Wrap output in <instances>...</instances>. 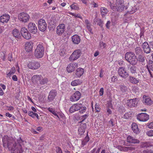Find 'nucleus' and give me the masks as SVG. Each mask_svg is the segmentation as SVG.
<instances>
[{
    "label": "nucleus",
    "instance_id": "nucleus-33",
    "mask_svg": "<svg viewBox=\"0 0 153 153\" xmlns=\"http://www.w3.org/2000/svg\"><path fill=\"white\" fill-rule=\"evenodd\" d=\"M147 66L150 74L152 75L150 70L153 71V61L151 60L149 61L148 65H147Z\"/></svg>",
    "mask_w": 153,
    "mask_h": 153
},
{
    "label": "nucleus",
    "instance_id": "nucleus-39",
    "mask_svg": "<svg viewBox=\"0 0 153 153\" xmlns=\"http://www.w3.org/2000/svg\"><path fill=\"white\" fill-rule=\"evenodd\" d=\"M89 137L88 136V134H87L85 138L82 141V145L83 146L85 145L89 141Z\"/></svg>",
    "mask_w": 153,
    "mask_h": 153
},
{
    "label": "nucleus",
    "instance_id": "nucleus-64",
    "mask_svg": "<svg viewBox=\"0 0 153 153\" xmlns=\"http://www.w3.org/2000/svg\"><path fill=\"white\" fill-rule=\"evenodd\" d=\"M147 126L150 128H153V122L149 124Z\"/></svg>",
    "mask_w": 153,
    "mask_h": 153
},
{
    "label": "nucleus",
    "instance_id": "nucleus-5",
    "mask_svg": "<svg viewBox=\"0 0 153 153\" xmlns=\"http://www.w3.org/2000/svg\"><path fill=\"white\" fill-rule=\"evenodd\" d=\"M44 53V47L42 45L39 44L35 50L34 56L37 58H41L43 56Z\"/></svg>",
    "mask_w": 153,
    "mask_h": 153
},
{
    "label": "nucleus",
    "instance_id": "nucleus-12",
    "mask_svg": "<svg viewBox=\"0 0 153 153\" xmlns=\"http://www.w3.org/2000/svg\"><path fill=\"white\" fill-rule=\"evenodd\" d=\"M29 31L33 34H35L37 32V27L36 25L33 22H30L28 25Z\"/></svg>",
    "mask_w": 153,
    "mask_h": 153
},
{
    "label": "nucleus",
    "instance_id": "nucleus-19",
    "mask_svg": "<svg viewBox=\"0 0 153 153\" xmlns=\"http://www.w3.org/2000/svg\"><path fill=\"white\" fill-rule=\"evenodd\" d=\"M71 40L74 44L77 45L80 43L81 39L79 36L76 34L72 36Z\"/></svg>",
    "mask_w": 153,
    "mask_h": 153
},
{
    "label": "nucleus",
    "instance_id": "nucleus-52",
    "mask_svg": "<svg viewBox=\"0 0 153 153\" xmlns=\"http://www.w3.org/2000/svg\"><path fill=\"white\" fill-rule=\"evenodd\" d=\"M114 120L113 119H111L108 122V125L111 127H113L114 126Z\"/></svg>",
    "mask_w": 153,
    "mask_h": 153
},
{
    "label": "nucleus",
    "instance_id": "nucleus-9",
    "mask_svg": "<svg viewBox=\"0 0 153 153\" xmlns=\"http://www.w3.org/2000/svg\"><path fill=\"white\" fill-rule=\"evenodd\" d=\"M81 53L79 50H75L70 56L69 60L71 61H74L77 59L80 56Z\"/></svg>",
    "mask_w": 153,
    "mask_h": 153
},
{
    "label": "nucleus",
    "instance_id": "nucleus-20",
    "mask_svg": "<svg viewBox=\"0 0 153 153\" xmlns=\"http://www.w3.org/2000/svg\"><path fill=\"white\" fill-rule=\"evenodd\" d=\"M128 76V80L130 83L133 84H137L139 82L140 80L139 78H136L131 76Z\"/></svg>",
    "mask_w": 153,
    "mask_h": 153
},
{
    "label": "nucleus",
    "instance_id": "nucleus-23",
    "mask_svg": "<svg viewBox=\"0 0 153 153\" xmlns=\"http://www.w3.org/2000/svg\"><path fill=\"white\" fill-rule=\"evenodd\" d=\"M12 35L14 37L17 39H20L21 37V33L16 29H13L12 31Z\"/></svg>",
    "mask_w": 153,
    "mask_h": 153
},
{
    "label": "nucleus",
    "instance_id": "nucleus-4",
    "mask_svg": "<svg viewBox=\"0 0 153 153\" xmlns=\"http://www.w3.org/2000/svg\"><path fill=\"white\" fill-rule=\"evenodd\" d=\"M17 141L18 143H19V145H17L16 146L9 150L11 153H22L23 149L22 146L24 145L26 142L24 140H23L20 137L19 142L18 141V140H17Z\"/></svg>",
    "mask_w": 153,
    "mask_h": 153
},
{
    "label": "nucleus",
    "instance_id": "nucleus-25",
    "mask_svg": "<svg viewBox=\"0 0 153 153\" xmlns=\"http://www.w3.org/2000/svg\"><path fill=\"white\" fill-rule=\"evenodd\" d=\"M136 98L131 99L128 100L127 102V105L129 107H132L135 106L136 105Z\"/></svg>",
    "mask_w": 153,
    "mask_h": 153
},
{
    "label": "nucleus",
    "instance_id": "nucleus-13",
    "mask_svg": "<svg viewBox=\"0 0 153 153\" xmlns=\"http://www.w3.org/2000/svg\"><path fill=\"white\" fill-rule=\"evenodd\" d=\"M137 119L140 121L146 122L148 120L149 118V116L145 113H141L137 115Z\"/></svg>",
    "mask_w": 153,
    "mask_h": 153
},
{
    "label": "nucleus",
    "instance_id": "nucleus-1",
    "mask_svg": "<svg viewBox=\"0 0 153 153\" xmlns=\"http://www.w3.org/2000/svg\"><path fill=\"white\" fill-rule=\"evenodd\" d=\"M18 140L19 142V138L16 139L14 135H12L10 137L6 135L2 139L3 146L4 147H7L9 150L19 145V143H18Z\"/></svg>",
    "mask_w": 153,
    "mask_h": 153
},
{
    "label": "nucleus",
    "instance_id": "nucleus-6",
    "mask_svg": "<svg viewBox=\"0 0 153 153\" xmlns=\"http://www.w3.org/2000/svg\"><path fill=\"white\" fill-rule=\"evenodd\" d=\"M30 17L29 15L25 12L21 13L18 16V18L19 21L23 22H26L29 21Z\"/></svg>",
    "mask_w": 153,
    "mask_h": 153
},
{
    "label": "nucleus",
    "instance_id": "nucleus-42",
    "mask_svg": "<svg viewBox=\"0 0 153 153\" xmlns=\"http://www.w3.org/2000/svg\"><path fill=\"white\" fill-rule=\"evenodd\" d=\"M16 71L14 67H12L9 72L7 74L8 76L10 77L11 74L15 73Z\"/></svg>",
    "mask_w": 153,
    "mask_h": 153
},
{
    "label": "nucleus",
    "instance_id": "nucleus-14",
    "mask_svg": "<svg viewBox=\"0 0 153 153\" xmlns=\"http://www.w3.org/2000/svg\"><path fill=\"white\" fill-rule=\"evenodd\" d=\"M57 94V91L55 90H52L49 93L47 101L51 102L53 101Z\"/></svg>",
    "mask_w": 153,
    "mask_h": 153
},
{
    "label": "nucleus",
    "instance_id": "nucleus-27",
    "mask_svg": "<svg viewBox=\"0 0 153 153\" xmlns=\"http://www.w3.org/2000/svg\"><path fill=\"white\" fill-rule=\"evenodd\" d=\"M84 71L83 68H79L76 70L75 74L77 77H80L83 74Z\"/></svg>",
    "mask_w": 153,
    "mask_h": 153
},
{
    "label": "nucleus",
    "instance_id": "nucleus-10",
    "mask_svg": "<svg viewBox=\"0 0 153 153\" xmlns=\"http://www.w3.org/2000/svg\"><path fill=\"white\" fill-rule=\"evenodd\" d=\"M21 35L26 39H29L31 38L30 33L25 27H23L22 28L21 30Z\"/></svg>",
    "mask_w": 153,
    "mask_h": 153
},
{
    "label": "nucleus",
    "instance_id": "nucleus-43",
    "mask_svg": "<svg viewBox=\"0 0 153 153\" xmlns=\"http://www.w3.org/2000/svg\"><path fill=\"white\" fill-rule=\"evenodd\" d=\"M70 7L72 9L78 10L79 9L77 4L75 3H74L72 5H71Z\"/></svg>",
    "mask_w": 153,
    "mask_h": 153
},
{
    "label": "nucleus",
    "instance_id": "nucleus-44",
    "mask_svg": "<svg viewBox=\"0 0 153 153\" xmlns=\"http://www.w3.org/2000/svg\"><path fill=\"white\" fill-rule=\"evenodd\" d=\"M48 79L47 78H44L41 79L39 81L41 85H44L46 83L48 82Z\"/></svg>",
    "mask_w": 153,
    "mask_h": 153
},
{
    "label": "nucleus",
    "instance_id": "nucleus-30",
    "mask_svg": "<svg viewBox=\"0 0 153 153\" xmlns=\"http://www.w3.org/2000/svg\"><path fill=\"white\" fill-rule=\"evenodd\" d=\"M131 128L134 133L137 134L140 132L138 126L136 123H132Z\"/></svg>",
    "mask_w": 153,
    "mask_h": 153
},
{
    "label": "nucleus",
    "instance_id": "nucleus-35",
    "mask_svg": "<svg viewBox=\"0 0 153 153\" xmlns=\"http://www.w3.org/2000/svg\"><path fill=\"white\" fill-rule=\"evenodd\" d=\"M47 21L50 26L52 25H55L56 24L55 22V20H54L52 17L48 19Z\"/></svg>",
    "mask_w": 153,
    "mask_h": 153
},
{
    "label": "nucleus",
    "instance_id": "nucleus-21",
    "mask_svg": "<svg viewBox=\"0 0 153 153\" xmlns=\"http://www.w3.org/2000/svg\"><path fill=\"white\" fill-rule=\"evenodd\" d=\"M10 18V16L9 15L5 14L0 17V21L2 23H7L8 21Z\"/></svg>",
    "mask_w": 153,
    "mask_h": 153
},
{
    "label": "nucleus",
    "instance_id": "nucleus-11",
    "mask_svg": "<svg viewBox=\"0 0 153 153\" xmlns=\"http://www.w3.org/2000/svg\"><path fill=\"white\" fill-rule=\"evenodd\" d=\"M27 67L33 70H36L40 67L39 63L35 61L30 62L27 64Z\"/></svg>",
    "mask_w": 153,
    "mask_h": 153
},
{
    "label": "nucleus",
    "instance_id": "nucleus-37",
    "mask_svg": "<svg viewBox=\"0 0 153 153\" xmlns=\"http://www.w3.org/2000/svg\"><path fill=\"white\" fill-rule=\"evenodd\" d=\"M41 75H34L32 78V80L33 81H35L36 82H37L38 81H39L41 79Z\"/></svg>",
    "mask_w": 153,
    "mask_h": 153
},
{
    "label": "nucleus",
    "instance_id": "nucleus-45",
    "mask_svg": "<svg viewBox=\"0 0 153 153\" xmlns=\"http://www.w3.org/2000/svg\"><path fill=\"white\" fill-rule=\"evenodd\" d=\"M151 146L148 142L143 143L141 145V147H149Z\"/></svg>",
    "mask_w": 153,
    "mask_h": 153
},
{
    "label": "nucleus",
    "instance_id": "nucleus-50",
    "mask_svg": "<svg viewBox=\"0 0 153 153\" xmlns=\"http://www.w3.org/2000/svg\"><path fill=\"white\" fill-rule=\"evenodd\" d=\"M48 110L49 111L51 112L52 114H53L54 115L55 114V113H56V111H55L54 110V109L52 108H48Z\"/></svg>",
    "mask_w": 153,
    "mask_h": 153
},
{
    "label": "nucleus",
    "instance_id": "nucleus-34",
    "mask_svg": "<svg viewBox=\"0 0 153 153\" xmlns=\"http://www.w3.org/2000/svg\"><path fill=\"white\" fill-rule=\"evenodd\" d=\"M143 51V50L140 47H137L135 48V53L136 55L137 56L144 54Z\"/></svg>",
    "mask_w": 153,
    "mask_h": 153
},
{
    "label": "nucleus",
    "instance_id": "nucleus-22",
    "mask_svg": "<svg viewBox=\"0 0 153 153\" xmlns=\"http://www.w3.org/2000/svg\"><path fill=\"white\" fill-rule=\"evenodd\" d=\"M94 24L96 25L97 24V25L100 26L101 28H103V25L104 24V22L102 21V20L99 18H95L94 19Z\"/></svg>",
    "mask_w": 153,
    "mask_h": 153
},
{
    "label": "nucleus",
    "instance_id": "nucleus-8",
    "mask_svg": "<svg viewBox=\"0 0 153 153\" xmlns=\"http://www.w3.org/2000/svg\"><path fill=\"white\" fill-rule=\"evenodd\" d=\"M47 24L44 19H41L39 21L38 27L41 31L44 32L45 31L47 28Z\"/></svg>",
    "mask_w": 153,
    "mask_h": 153
},
{
    "label": "nucleus",
    "instance_id": "nucleus-56",
    "mask_svg": "<svg viewBox=\"0 0 153 153\" xmlns=\"http://www.w3.org/2000/svg\"><path fill=\"white\" fill-rule=\"evenodd\" d=\"M28 114L30 116L32 117L33 118H34L35 113L33 111H29L28 112Z\"/></svg>",
    "mask_w": 153,
    "mask_h": 153
},
{
    "label": "nucleus",
    "instance_id": "nucleus-48",
    "mask_svg": "<svg viewBox=\"0 0 153 153\" xmlns=\"http://www.w3.org/2000/svg\"><path fill=\"white\" fill-rule=\"evenodd\" d=\"M108 4L111 8L112 9L113 11H115L116 5H113V4L111 2H109Z\"/></svg>",
    "mask_w": 153,
    "mask_h": 153
},
{
    "label": "nucleus",
    "instance_id": "nucleus-36",
    "mask_svg": "<svg viewBox=\"0 0 153 153\" xmlns=\"http://www.w3.org/2000/svg\"><path fill=\"white\" fill-rule=\"evenodd\" d=\"M82 82L79 79H76L73 81L71 83V85L73 86H75L80 85Z\"/></svg>",
    "mask_w": 153,
    "mask_h": 153
},
{
    "label": "nucleus",
    "instance_id": "nucleus-58",
    "mask_svg": "<svg viewBox=\"0 0 153 153\" xmlns=\"http://www.w3.org/2000/svg\"><path fill=\"white\" fill-rule=\"evenodd\" d=\"M137 44L138 45H140L141 44H143V42L142 39H141V38H138L137 40Z\"/></svg>",
    "mask_w": 153,
    "mask_h": 153
},
{
    "label": "nucleus",
    "instance_id": "nucleus-16",
    "mask_svg": "<svg viewBox=\"0 0 153 153\" xmlns=\"http://www.w3.org/2000/svg\"><path fill=\"white\" fill-rule=\"evenodd\" d=\"M142 48L144 53L147 54L150 53L151 48L147 42H143L142 45Z\"/></svg>",
    "mask_w": 153,
    "mask_h": 153
},
{
    "label": "nucleus",
    "instance_id": "nucleus-26",
    "mask_svg": "<svg viewBox=\"0 0 153 153\" xmlns=\"http://www.w3.org/2000/svg\"><path fill=\"white\" fill-rule=\"evenodd\" d=\"M33 46L32 42H27L25 44V49L27 52H30L32 50Z\"/></svg>",
    "mask_w": 153,
    "mask_h": 153
},
{
    "label": "nucleus",
    "instance_id": "nucleus-49",
    "mask_svg": "<svg viewBox=\"0 0 153 153\" xmlns=\"http://www.w3.org/2000/svg\"><path fill=\"white\" fill-rule=\"evenodd\" d=\"M95 108L96 112H99L100 111V108L99 107V105L97 103L95 105Z\"/></svg>",
    "mask_w": 153,
    "mask_h": 153
},
{
    "label": "nucleus",
    "instance_id": "nucleus-17",
    "mask_svg": "<svg viewBox=\"0 0 153 153\" xmlns=\"http://www.w3.org/2000/svg\"><path fill=\"white\" fill-rule=\"evenodd\" d=\"M65 30V26L64 24H59L57 27L56 33L59 36H61Z\"/></svg>",
    "mask_w": 153,
    "mask_h": 153
},
{
    "label": "nucleus",
    "instance_id": "nucleus-2",
    "mask_svg": "<svg viewBox=\"0 0 153 153\" xmlns=\"http://www.w3.org/2000/svg\"><path fill=\"white\" fill-rule=\"evenodd\" d=\"M86 108L85 106H83L81 104H76L73 105L70 108L69 111L71 113L79 111V112L80 114H83L86 111Z\"/></svg>",
    "mask_w": 153,
    "mask_h": 153
},
{
    "label": "nucleus",
    "instance_id": "nucleus-59",
    "mask_svg": "<svg viewBox=\"0 0 153 153\" xmlns=\"http://www.w3.org/2000/svg\"><path fill=\"white\" fill-rule=\"evenodd\" d=\"M144 31L143 29H140V38H141L142 36L144 37Z\"/></svg>",
    "mask_w": 153,
    "mask_h": 153
},
{
    "label": "nucleus",
    "instance_id": "nucleus-62",
    "mask_svg": "<svg viewBox=\"0 0 153 153\" xmlns=\"http://www.w3.org/2000/svg\"><path fill=\"white\" fill-rule=\"evenodd\" d=\"M5 52H1V59L3 60H4L5 59Z\"/></svg>",
    "mask_w": 153,
    "mask_h": 153
},
{
    "label": "nucleus",
    "instance_id": "nucleus-24",
    "mask_svg": "<svg viewBox=\"0 0 153 153\" xmlns=\"http://www.w3.org/2000/svg\"><path fill=\"white\" fill-rule=\"evenodd\" d=\"M146 58L144 54H141L138 56L137 58V63L138 61L141 63H144L145 61Z\"/></svg>",
    "mask_w": 153,
    "mask_h": 153
},
{
    "label": "nucleus",
    "instance_id": "nucleus-41",
    "mask_svg": "<svg viewBox=\"0 0 153 153\" xmlns=\"http://www.w3.org/2000/svg\"><path fill=\"white\" fill-rule=\"evenodd\" d=\"M88 117V115L85 114L79 117V119L81 121L79 123H81L83 122Z\"/></svg>",
    "mask_w": 153,
    "mask_h": 153
},
{
    "label": "nucleus",
    "instance_id": "nucleus-63",
    "mask_svg": "<svg viewBox=\"0 0 153 153\" xmlns=\"http://www.w3.org/2000/svg\"><path fill=\"white\" fill-rule=\"evenodd\" d=\"M111 24V22L109 21H107L106 24V26L107 29H109L110 28V25Z\"/></svg>",
    "mask_w": 153,
    "mask_h": 153
},
{
    "label": "nucleus",
    "instance_id": "nucleus-55",
    "mask_svg": "<svg viewBox=\"0 0 153 153\" xmlns=\"http://www.w3.org/2000/svg\"><path fill=\"white\" fill-rule=\"evenodd\" d=\"M85 129H83V128H82L80 127L78 129V131L79 134H83L85 131Z\"/></svg>",
    "mask_w": 153,
    "mask_h": 153
},
{
    "label": "nucleus",
    "instance_id": "nucleus-60",
    "mask_svg": "<svg viewBox=\"0 0 153 153\" xmlns=\"http://www.w3.org/2000/svg\"><path fill=\"white\" fill-rule=\"evenodd\" d=\"M117 77L116 76H113L111 78V81L113 82L117 81Z\"/></svg>",
    "mask_w": 153,
    "mask_h": 153
},
{
    "label": "nucleus",
    "instance_id": "nucleus-3",
    "mask_svg": "<svg viewBox=\"0 0 153 153\" xmlns=\"http://www.w3.org/2000/svg\"><path fill=\"white\" fill-rule=\"evenodd\" d=\"M126 59L131 65H136L137 64V58L134 53L131 52H127L125 55Z\"/></svg>",
    "mask_w": 153,
    "mask_h": 153
},
{
    "label": "nucleus",
    "instance_id": "nucleus-51",
    "mask_svg": "<svg viewBox=\"0 0 153 153\" xmlns=\"http://www.w3.org/2000/svg\"><path fill=\"white\" fill-rule=\"evenodd\" d=\"M119 4H124L123 0H116V2L115 4L118 5Z\"/></svg>",
    "mask_w": 153,
    "mask_h": 153
},
{
    "label": "nucleus",
    "instance_id": "nucleus-28",
    "mask_svg": "<svg viewBox=\"0 0 153 153\" xmlns=\"http://www.w3.org/2000/svg\"><path fill=\"white\" fill-rule=\"evenodd\" d=\"M127 142L132 143H139L140 142L139 140L137 139H134V138L131 136H129L127 138Z\"/></svg>",
    "mask_w": 153,
    "mask_h": 153
},
{
    "label": "nucleus",
    "instance_id": "nucleus-57",
    "mask_svg": "<svg viewBox=\"0 0 153 153\" xmlns=\"http://www.w3.org/2000/svg\"><path fill=\"white\" fill-rule=\"evenodd\" d=\"M86 27H87L88 30L90 32V33H92V34H93V32L92 30V29L90 25H87Z\"/></svg>",
    "mask_w": 153,
    "mask_h": 153
},
{
    "label": "nucleus",
    "instance_id": "nucleus-47",
    "mask_svg": "<svg viewBox=\"0 0 153 153\" xmlns=\"http://www.w3.org/2000/svg\"><path fill=\"white\" fill-rule=\"evenodd\" d=\"M143 153H153V150L149 149H147L143 151Z\"/></svg>",
    "mask_w": 153,
    "mask_h": 153
},
{
    "label": "nucleus",
    "instance_id": "nucleus-46",
    "mask_svg": "<svg viewBox=\"0 0 153 153\" xmlns=\"http://www.w3.org/2000/svg\"><path fill=\"white\" fill-rule=\"evenodd\" d=\"M99 45L100 48H102V49H104L106 45L105 43H104L103 42L100 41V42Z\"/></svg>",
    "mask_w": 153,
    "mask_h": 153
},
{
    "label": "nucleus",
    "instance_id": "nucleus-31",
    "mask_svg": "<svg viewBox=\"0 0 153 153\" xmlns=\"http://www.w3.org/2000/svg\"><path fill=\"white\" fill-rule=\"evenodd\" d=\"M115 5V11H117L118 12H121L124 10L125 7L124 4H119L118 5H117V4Z\"/></svg>",
    "mask_w": 153,
    "mask_h": 153
},
{
    "label": "nucleus",
    "instance_id": "nucleus-32",
    "mask_svg": "<svg viewBox=\"0 0 153 153\" xmlns=\"http://www.w3.org/2000/svg\"><path fill=\"white\" fill-rule=\"evenodd\" d=\"M135 65H132L131 66L128 65V69L129 70L130 72L132 74H135L137 73V68L135 66Z\"/></svg>",
    "mask_w": 153,
    "mask_h": 153
},
{
    "label": "nucleus",
    "instance_id": "nucleus-7",
    "mask_svg": "<svg viewBox=\"0 0 153 153\" xmlns=\"http://www.w3.org/2000/svg\"><path fill=\"white\" fill-rule=\"evenodd\" d=\"M119 75L121 77L126 79L129 76V73L127 72L124 67H120L118 70Z\"/></svg>",
    "mask_w": 153,
    "mask_h": 153
},
{
    "label": "nucleus",
    "instance_id": "nucleus-38",
    "mask_svg": "<svg viewBox=\"0 0 153 153\" xmlns=\"http://www.w3.org/2000/svg\"><path fill=\"white\" fill-rule=\"evenodd\" d=\"M100 12L101 15L103 16L107 13L108 10L105 7H102L100 9Z\"/></svg>",
    "mask_w": 153,
    "mask_h": 153
},
{
    "label": "nucleus",
    "instance_id": "nucleus-18",
    "mask_svg": "<svg viewBox=\"0 0 153 153\" xmlns=\"http://www.w3.org/2000/svg\"><path fill=\"white\" fill-rule=\"evenodd\" d=\"M142 101L145 105H150L152 104V102L151 99L149 97L145 95L143 96Z\"/></svg>",
    "mask_w": 153,
    "mask_h": 153
},
{
    "label": "nucleus",
    "instance_id": "nucleus-53",
    "mask_svg": "<svg viewBox=\"0 0 153 153\" xmlns=\"http://www.w3.org/2000/svg\"><path fill=\"white\" fill-rule=\"evenodd\" d=\"M118 111L120 112L123 113L125 111V108L123 106H120L119 107Z\"/></svg>",
    "mask_w": 153,
    "mask_h": 153
},
{
    "label": "nucleus",
    "instance_id": "nucleus-61",
    "mask_svg": "<svg viewBox=\"0 0 153 153\" xmlns=\"http://www.w3.org/2000/svg\"><path fill=\"white\" fill-rule=\"evenodd\" d=\"M130 114H129L128 113H126L124 115L123 117L126 119H128L130 117Z\"/></svg>",
    "mask_w": 153,
    "mask_h": 153
},
{
    "label": "nucleus",
    "instance_id": "nucleus-29",
    "mask_svg": "<svg viewBox=\"0 0 153 153\" xmlns=\"http://www.w3.org/2000/svg\"><path fill=\"white\" fill-rule=\"evenodd\" d=\"M75 64L72 63L68 65L66 68L67 71L68 73H71L74 71L75 69Z\"/></svg>",
    "mask_w": 153,
    "mask_h": 153
},
{
    "label": "nucleus",
    "instance_id": "nucleus-15",
    "mask_svg": "<svg viewBox=\"0 0 153 153\" xmlns=\"http://www.w3.org/2000/svg\"><path fill=\"white\" fill-rule=\"evenodd\" d=\"M81 94L79 91H76L74 93L70 98V100L72 102L78 100L81 98Z\"/></svg>",
    "mask_w": 153,
    "mask_h": 153
},
{
    "label": "nucleus",
    "instance_id": "nucleus-54",
    "mask_svg": "<svg viewBox=\"0 0 153 153\" xmlns=\"http://www.w3.org/2000/svg\"><path fill=\"white\" fill-rule=\"evenodd\" d=\"M100 148H98L97 149L96 148H94L91 152V153H99Z\"/></svg>",
    "mask_w": 153,
    "mask_h": 153
},
{
    "label": "nucleus",
    "instance_id": "nucleus-40",
    "mask_svg": "<svg viewBox=\"0 0 153 153\" xmlns=\"http://www.w3.org/2000/svg\"><path fill=\"white\" fill-rule=\"evenodd\" d=\"M120 89L121 91L123 92L124 93L126 92L127 91V87L125 85H121L120 86Z\"/></svg>",
    "mask_w": 153,
    "mask_h": 153
}]
</instances>
